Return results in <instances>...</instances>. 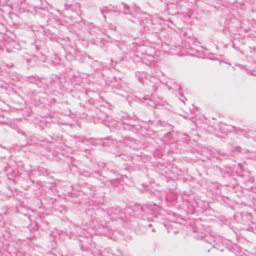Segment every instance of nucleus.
Here are the masks:
<instances>
[{
  "label": "nucleus",
  "mask_w": 256,
  "mask_h": 256,
  "mask_svg": "<svg viewBox=\"0 0 256 256\" xmlns=\"http://www.w3.org/2000/svg\"><path fill=\"white\" fill-rule=\"evenodd\" d=\"M122 4L124 6V8L123 13L124 14H128V12L130 11V7L124 3H122Z\"/></svg>",
  "instance_id": "obj_1"
}]
</instances>
